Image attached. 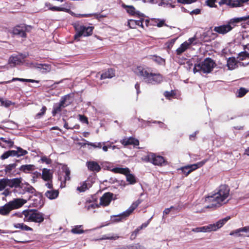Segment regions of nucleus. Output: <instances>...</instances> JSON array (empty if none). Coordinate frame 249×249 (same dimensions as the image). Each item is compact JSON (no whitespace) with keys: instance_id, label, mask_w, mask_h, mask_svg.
I'll list each match as a JSON object with an SVG mask.
<instances>
[{"instance_id":"nucleus-1","label":"nucleus","mask_w":249,"mask_h":249,"mask_svg":"<svg viewBox=\"0 0 249 249\" xmlns=\"http://www.w3.org/2000/svg\"><path fill=\"white\" fill-rule=\"evenodd\" d=\"M230 189L228 185L222 184L219 186L217 192L211 196L207 197L206 201L211 203L206 208H218L222 205L226 203L228 200H226L229 196Z\"/></svg>"},{"instance_id":"nucleus-2","label":"nucleus","mask_w":249,"mask_h":249,"mask_svg":"<svg viewBox=\"0 0 249 249\" xmlns=\"http://www.w3.org/2000/svg\"><path fill=\"white\" fill-rule=\"evenodd\" d=\"M151 68L139 66L134 70V72L138 76L142 77L147 84L156 85L160 83L163 80V76L159 73H153Z\"/></svg>"},{"instance_id":"nucleus-3","label":"nucleus","mask_w":249,"mask_h":249,"mask_svg":"<svg viewBox=\"0 0 249 249\" xmlns=\"http://www.w3.org/2000/svg\"><path fill=\"white\" fill-rule=\"evenodd\" d=\"M26 202L27 200L23 198H14L4 205L0 206V215L7 216L12 211L20 208Z\"/></svg>"},{"instance_id":"nucleus-4","label":"nucleus","mask_w":249,"mask_h":249,"mask_svg":"<svg viewBox=\"0 0 249 249\" xmlns=\"http://www.w3.org/2000/svg\"><path fill=\"white\" fill-rule=\"evenodd\" d=\"M25 222H34L41 223L44 220V214L36 209H27L23 211Z\"/></svg>"},{"instance_id":"nucleus-5","label":"nucleus","mask_w":249,"mask_h":249,"mask_svg":"<svg viewBox=\"0 0 249 249\" xmlns=\"http://www.w3.org/2000/svg\"><path fill=\"white\" fill-rule=\"evenodd\" d=\"M231 219L230 216L219 220L215 224H210L207 226L197 227L192 230V231L195 232H207L214 231L222 227L229 220Z\"/></svg>"},{"instance_id":"nucleus-6","label":"nucleus","mask_w":249,"mask_h":249,"mask_svg":"<svg viewBox=\"0 0 249 249\" xmlns=\"http://www.w3.org/2000/svg\"><path fill=\"white\" fill-rule=\"evenodd\" d=\"M143 201V200L139 198L136 201L134 202L131 206L125 212L118 215H113L111 216V220L113 222H118L123 219H125L129 216L131 213L138 207V206Z\"/></svg>"},{"instance_id":"nucleus-7","label":"nucleus","mask_w":249,"mask_h":249,"mask_svg":"<svg viewBox=\"0 0 249 249\" xmlns=\"http://www.w3.org/2000/svg\"><path fill=\"white\" fill-rule=\"evenodd\" d=\"M73 27L76 31V34L74 36V39L76 40H79V38L82 36H89L93 33L94 27L86 26L79 23L73 24Z\"/></svg>"},{"instance_id":"nucleus-8","label":"nucleus","mask_w":249,"mask_h":249,"mask_svg":"<svg viewBox=\"0 0 249 249\" xmlns=\"http://www.w3.org/2000/svg\"><path fill=\"white\" fill-rule=\"evenodd\" d=\"M142 160L145 162H149L155 165L162 166L167 164V161L164 157L157 155L156 154L150 153L142 158Z\"/></svg>"},{"instance_id":"nucleus-9","label":"nucleus","mask_w":249,"mask_h":249,"mask_svg":"<svg viewBox=\"0 0 249 249\" xmlns=\"http://www.w3.org/2000/svg\"><path fill=\"white\" fill-rule=\"evenodd\" d=\"M215 65V63L213 60L208 57L205 59L201 64L195 65L194 71H201L203 73H209L213 70Z\"/></svg>"},{"instance_id":"nucleus-10","label":"nucleus","mask_w":249,"mask_h":249,"mask_svg":"<svg viewBox=\"0 0 249 249\" xmlns=\"http://www.w3.org/2000/svg\"><path fill=\"white\" fill-rule=\"evenodd\" d=\"M208 159H205L195 164H189L182 166L180 168L179 170H181L182 173L185 175V176L187 177L193 171L202 167L208 161Z\"/></svg>"},{"instance_id":"nucleus-11","label":"nucleus","mask_w":249,"mask_h":249,"mask_svg":"<svg viewBox=\"0 0 249 249\" xmlns=\"http://www.w3.org/2000/svg\"><path fill=\"white\" fill-rule=\"evenodd\" d=\"M70 96L68 94L67 95L63 97L60 101V102L58 104H55L53 107L52 111V114L53 116H55L57 113L60 112L62 110V107H65L69 105L68 104H66L67 101L70 100Z\"/></svg>"},{"instance_id":"nucleus-12","label":"nucleus","mask_w":249,"mask_h":249,"mask_svg":"<svg viewBox=\"0 0 249 249\" xmlns=\"http://www.w3.org/2000/svg\"><path fill=\"white\" fill-rule=\"evenodd\" d=\"M113 194L110 192L105 193L100 198L99 205L104 207L107 206L113 198Z\"/></svg>"},{"instance_id":"nucleus-13","label":"nucleus","mask_w":249,"mask_h":249,"mask_svg":"<svg viewBox=\"0 0 249 249\" xmlns=\"http://www.w3.org/2000/svg\"><path fill=\"white\" fill-rule=\"evenodd\" d=\"M26 31L27 27L25 26L18 25L13 28L12 33L20 37L26 38L27 37Z\"/></svg>"},{"instance_id":"nucleus-14","label":"nucleus","mask_w":249,"mask_h":249,"mask_svg":"<svg viewBox=\"0 0 249 249\" xmlns=\"http://www.w3.org/2000/svg\"><path fill=\"white\" fill-rule=\"evenodd\" d=\"M122 6L131 16H136L138 18L144 17L143 14L140 13L139 11H136L135 7L132 5H127L123 3Z\"/></svg>"},{"instance_id":"nucleus-15","label":"nucleus","mask_w":249,"mask_h":249,"mask_svg":"<svg viewBox=\"0 0 249 249\" xmlns=\"http://www.w3.org/2000/svg\"><path fill=\"white\" fill-rule=\"evenodd\" d=\"M233 28V27H232L229 23L226 25L215 27L213 29V31L219 34L224 35L231 31Z\"/></svg>"},{"instance_id":"nucleus-16","label":"nucleus","mask_w":249,"mask_h":249,"mask_svg":"<svg viewBox=\"0 0 249 249\" xmlns=\"http://www.w3.org/2000/svg\"><path fill=\"white\" fill-rule=\"evenodd\" d=\"M17 166V164L16 163L3 165V166L4 168L3 170H0V176H2L3 174L5 175L11 174L12 171L16 169Z\"/></svg>"},{"instance_id":"nucleus-17","label":"nucleus","mask_w":249,"mask_h":249,"mask_svg":"<svg viewBox=\"0 0 249 249\" xmlns=\"http://www.w3.org/2000/svg\"><path fill=\"white\" fill-rule=\"evenodd\" d=\"M86 166L89 171L98 173L101 170L100 165L95 161H88L86 162Z\"/></svg>"},{"instance_id":"nucleus-18","label":"nucleus","mask_w":249,"mask_h":249,"mask_svg":"<svg viewBox=\"0 0 249 249\" xmlns=\"http://www.w3.org/2000/svg\"><path fill=\"white\" fill-rule=\"evenodd\" d=\"M120 142L122 144L125 146L129 145H133L134 147H135L139 145V140L132 137L125 138L121 140Z\"/></svg>"},{"instance_id":"nucleus-19","label":"nucleus","mask_w":249,"mask_h":249,"mask_svg":"<svg viewBox=\"0 0 249 249\" xmlns=\"http://www.w3.org/2000/svg\"><path fill=\"white\" fill-rule=\"evenodd\" d=\"M22 178H14L12 179H9L7 178V185L10 188H18L19 187L22 188L21 186Z\"/></svg>"},{"instance_id":"nucleus-20","label":"nucleus","mask_w":249,"mask_h":249,"mask_svg":"<svg viewBox=\"0 0 249 249\" xmlns=\"http://www.w3.org/2000/svg\"><path fill=\"white\" fill-rule=\"evenodd\" d=\"M21 63V58L18 56H11L8 60V64L11 67H14Z\"/></svg>"},{"instance_id":"nucleus-21","label":"nucleus","mask_w":249,"mask_h":249,"mask_svg":"<svg viewBox=\"0 0 249 249\" xmlns=\"http://www.w3.org/2000/svg\"><path fill=\"white\" fill-rule=\"evenodd\" d=\"M53 178V174L50 169L43 168L42 170V178L46 181L51 180Z\"/></svg>"},{"instance_id":"nucleus-22","label":"nucleus","mask_w":249,"mask_h":249,"mask_svg":"<svg viewBox=\"0 0 249 249\" xmlns=\"http://www.w3.org/2000/svg\"><path fill=\"white\" fill-rule=\"evenodd\" d=\"M115 71L113 69H109L107 71L103 72L100 77V79H105L107 78H111L115 76Z\"/></svg>"},{"instance_id":"nucleus-23","label":"nucleus","mask_w":249,"mask_h":249,"mask_svg":"<svg viewBox=\"0 0 249 249\" xmlns=\"http://www.w3.org/2000/svg\"><path fill=\"white\" fill-rule=\"evenodd\" d=\"M249 1V0H229L228 4L232 7L242 6L244 3Z\"/></svg>"},{"instance_id":"nucleus-24","label":"nucleus","mask_w":249,"mask_h":249,"mask_svg":"<svg viewBox=\"0 0 249 249\" xmlns=\"http://www.w3.org/2000/svg\"><path fill=\"white\" fill-rule=\"evenodd\" d=\"M59 191L56 190H48L45 193V196L50 199H54L58 197Z\"/></svg>"},{"instance_id":"nucleus-25","label":"nucleus","mask_w":249,"mask_h":249,"mask_svg":"<svg viewBox=\"0 0 249 249\" xmlns=\"http://www.w3.org/2000/svg\"><path fill=\"white\" fill-rule=\"evenodd\" d=\"M35 169V166L33 164H25L21 165L19 170L25 173H29Z\"/></svg>"},{"instance_id":"nucleus-26","label":"nucleus","mask_w":249,"mask_h":249,"mask_svg":"<svg viewBox=\"0 0 249 249\" xmlns=\"http://www.w3.org/2000/svg\"><path fill=\"white\" fill-rule=\"evenodd\" d=\"M249 19V16H244L240 18H236L231 19L229 22V24L232 26V27H234L235 25V23H239L242 21H245Z\"/></svg>"},{"instance_id":"nucleus-27","label":"nucleus","mask_w":249,"mask_h":249,"mask_svg":"<svg viewBox=\"0 0 249 249\" xmlns=\"http://www.w3.org/2000/svg\"><path fill=\"white\" fill-rule=\"evenodd\" d=\"M46 6H49V10L52 11H63L69 13L71 10L69 8L65 7H61L55 6H52L50 3L46 4Z\"/></svg>"},{"instance_id":"nucleus-28","label":"nucleus","mask_w":249,"mask_h":249,"mask_svg":"<svg viewBox=\"0 0 249 249\" xmlns=\"http://www.w3.org/2000/svg\"><path fill=\"white\" fill-rule=\"evenodd\" d=\"M189 48V44H187V41H185L182 43L180 47L178 48L176 52V54L178 55H180L183 53H184L186 50Z\"/></svg>"},{"instance_id":"nucleus-29","label":"nucleus","mask_w":249,"mask_h":249,"mask_svg":"<svg viewBox=\"0 0 249 249\" xmlns=\"http://www.w3.org/2000/svg\"><path fill=\"white\" fill-rule=\"evenodd\" d=\"M240 232H244L246 233V236L249 237V226H246L236 230L235 231H232L230 232V235H233L237 234Z\"/></svg>"},{"instance_id":"nucleus-30","label":"nucleus","mask_w":249,"mask_h":249,"mask_svg":"<svg viewBox=\"0 0 249 249\" xmlns=\"http://www.w3.org/2000/svg\"><path fill=\"white\" fill-rule=\"evenodd\" d=\"M227 66L230 70H234L237 67V62L234 57H230L227 60Z\"/></svg>"},{"instance_id":"nucleus-31","label":"nucleus","mask_w":249,"mask_h":249,"mask_svg":"<svg viewBox=\"0 0 249 249\" xmlns=\"http://www.w3.org/2000/svg\"><path fill=\"white\" fill-rule=\"evenodd\" d=\"M112 171L114 173H119L124 175L130 172V171L128 168H122V167H115L112 169Z\"/></svg>"},{"instance_id":"nucleus-32","label":"nucleus","mask_w":249,"mask_h":249,"mask_svg":"<svg viewBox=\"0 0 249 249\" xmlns=\"http://www.w3.org/2000/svg\"><path fill=\"white\" fill-rule=\"evenodd\" d=\"M51 68L52 67L51 65L47 64H42L38 70L41 73H46L50 72L51 70Z\"/></svg>"},{"instance_id":"nucleus-33","label":"nucleus","mask_w":249,"mask_h":249,"mask_svg":"<svg viewBox=\"0 0 249 249\" xmlns=\"http://www.w3.org/2000/svg\"><path fill=\"white\" fill-rule=\"evenodd\" d=\"M126 178V180L130 184H134L136 183V179L134 175L130 174V172L125 175Z\"/></svg>"},{"instance_id":"nucleus-34","label":"nucleus","mask_w":249,"mask_h":249,"mask_svg":"<svg viewBox=\"0 0 249 249\" xmlns=\"http://www.w3.org/2000/svg\"><path fill=\"white\" fill-rule=\"evenodd\" d=\"M18 81L20 82H30V83H38L39 81L36 80L34 79H24V78H13L11 81ZM11 82V81H9L7 83Z\"/></svg>"},{"instance_id":"nucleus-35","label":"nucleus","mask_w":249,"mask_h":249,"mask_svg":"<svg viewBox=\"0 0 249 249\" xmlns=\"http://www.w3.org/2000/svg\"><path fill=\"white\" fill-rule=\"evenodd\" d=\"M82 228V225L75 226L71 230V232L74 234L83 233H84V231Z\"/></svg>"},{"instance_id":"nucleus-36","label":"nucleus","mask_w":249,"mask_h":249,"mask_svg":"<svg viewBox=\"0 0 249 249\" xmlns=\"http://www.w3.org/2000/svg\"><path fill=\"white\" fill-rule=\"evenodd\" d=\"M248 92V90L244 88H240L237 90L236 95L237 97H242L244 96Z\"/></svg>"},{"instance_id":"nucleus-37","label":"nucleus","mask_w":249,"mask_h":249,"mask_svg":"<svg viewBox=\"0 0 249 249\" xmlns=\"http://www.w3.org/2000/svg\"><path fill=\"white\" fill-rule=\"evenodd\" d=\"M151 218H150L147 221H146V222L142 224V225L139 227H138L137 229H136L134 231H133V232L135 233H136V235H138V234L139 233V231L142 230V229H143V228H146L149 224L150 223V221L151 220Z\"/></svg>"},{"instance_id":"nucleus-38","label":"nucleus","mask_w":249,"mask_h":249,"mask_svg":"<svg viewBox=\"0 0 249 249\" xmlns=\"http://www.w3.org/2000/svg\"><path fill=\"white\" fill-rule=\"evenodd\" d=\"M237 58L239 60H244L247 58H249V53L246 51L242 52L238 54Z\"/></svg>"},{"instance_id":"nucleus-39","label":"nucleus","mask_w":249,"mask_h":249,"mask_svg":"<svg viewBox=\"0 0 249 249\" xmlns=\"http://www.w3.org/2000/svg\"><path fill=\"white\" fill-rule=\"evenodd\" d=\"M16 152L17 153V157H19L20 156H24L28 153L27 151L23 149L20 147H17Z\"/></svg>"},{"instance_id":"nucleus-40","label":"nucleus","mask_w":249,"mask_h":249,"mask_svg":"<svg viewBox=\"0 0 249 249\" xmlns=\"http://www.w3.org/2000/svg\"><path fill=\"white\" fill-rule=\"evenodd\" d=\"M64 172L65 173L64 178V183H65L67 180H70L71 179V171L69 168L66 167L64 169Z\"/></svg>"},{"instance_id":"nucleus-41","label":"nucleus","mask_w":249,"mask_h":249,"mask_svg":"<svg viewBox=\"0 0 249 249\" xmlns=\"http://www.w3.org/2000/svg\"><path fill=\"white\" fill-rule=\"evenodd\" d=\"M47 110V108L45 106H43L42 108L40 110V112L37 113L35 118L36 119H38L41 118L46 113V111Z\"/></svg>"},{"instance_id":"nucleus-42","label":"nucleus","mask_w":249,"mask_h":249,"mask_svg":"<svg viewBox=\"0 0 249 249\" xmlns=\"http://www.w3.org/2000/svg\"><path fill=\"white\" fill-rule=\"evenodd\" d=\"M8 186L7 178H4L0 179V191H2L5 188Z\"/></svg>"},{"instance_id":"nucleus-43","label":"nucleus","mask_w":249,"mask_h":249,"mask_svg":"<svg viewBox=\"0 0 249 249\" xmlns=\"http://www.w3.org/2000/svg\"><path fill=\"white\" fill-rule=\"evenodd\" d=\"M163 94L167 99H170L171 98L175 96L176 93L175 90H172L170 91H165Z\"/></svg>"},{"instance_id":"nucleus-44","label":"nucleus","mask_w":249,"mask_h":249,"mask_svg":"<svg viewBox=\"0 0 249 249\" xmlns=\"http://www.w3.org/2000/svg\"><path fill=\"white\" fill-rule=\"evenodd\" d=\"M0 140L4 142H5L7 144L9 148L13 147L14 146V142L11 139L6 140V138L0 137Z\"/></svg>"},{"instance_id":"nucleus-45","label":"nucleus","mask_w":249,"mask_h":249,"mask_svg":"<svg viewBox=\"0 0 249 249\" xmlns=\"http://www.w3.org/2000/svg\"><path fill=\"white\" fill-rule=\"evenodd\" d=\"M24 190L31 194H35L36 192V189L29 184L24 187Z\"/></svg>"},{"instance_id":"nucleus-46","label":"nucleus","mask_w":249,"mask_h":249,"mask_svg":"<svg viewBox=\"0 0 249 249\" xmlns=\"http://www.w3.org/2000/svg\"><path fill=\"white\" fill-rule=\"evenodd\" d=\"M150 59H152L153 61L157 62L159 64H162L163 63V58L160 56L157 55H150Z\"/></svg>"},{"instance_id":"nucleus-47","label":"nucleus","mask_w":249,"mask_h":249,"mask_svg":"<svg viewBox=\"0 0 249 249\" xmlns=\"http://www.w3.org/2000/svg\"><path fill=\"white\" fill-rule=\"evenodd\" d=\"M89 187H88L87 183L86 182H84L82 185L80 186L77 187V190H78L80 192H84L86 190L88 189Z\"/></svg>"},{"instance_id":"nucleus-48","label":"nucleus","mask_w":249,"mask_h":249,"mask_svg":"<svg viewBox=\"0 0 249 249\" xmlns=\"http://www.w3.org/2000/svg\"><path fill=\"white\" fill-rule=\"evenodd\" d=\"M177 39V38H173L171 40H168L166 42V45L168 49H171V48L173 47V45L175 44Z\"/></svg>"},{"instance_id":"nucleus-49","label":"nucleus","mask_w":249,"mask_h":249,"mask_svg":"<svg viewBox=\"0 0 249 249\" xmlns=\"http://www.w3.org/2000/svg\"><path fill=\"white\" fill-rule=\"evenodd\" d=\"M136 23L137 22L135 21V20L129 19L128 20L127 25L129 26L130 28L135 29L136 28Z\"/></svg>"},{"instance_id":"nucleus-50","label":"nucleus","mask_w":249,"mask_h":249,"mask_svg":"<svg viewBox=\"0 0 249 249\" xmlns=\"http://www.w3.org/2000/svg\"><path fill=\"white\" fill-rule=\"evenodd\" d=\"M78 117L80 121L82 123H85L86 124H89L88 119L86 116L84 115L79 114Z\"/></svg>"},{"instance_id":"nucleus-51","label":"nucleus","mask_w":249,"mask_h":249,"mask_svg":"<svg viewBox=\"0 0 249 249\" xmlns=\"http://www.w3.org/2000/svg\"><path fill=\"white\" fill-rule=\"evenodd\" d=\"M197 0H177L178 2L183 4H189L196 2Z\"/></svg>"},{"instance_id":"nucleus-52","label":"nucleus","mask_w":249,"mask_h":249,"mask_svg":"<svg viewBox=\"0 0 249 249\" xmlns=\"http://www.w3.org/2000/svg\"><path fill=\"white\" fill-rule=\"evenodd\" d=\"M216 0H206V5L210 7H216V5L215 4Z\"/></svg>"},{"instance_id":"nucleus-53","label":"nucleus","mask_w":249,"mask_h":249,"mask_svg":"<svg viewBox=\"0 0 249 249\" xmlns=\"http://www.w3.org/2000/svg\"><path fill=\"white\" fill-rule=\"evenodd\" d=\"M144 17H141L140 20H135V21L137 22L136 23V26H139L141 27L142 28L144 29V25H143V21H144Z\"/></svg>"},{"instance_id":"nucleus-54","label":"nucleus","mask_w":249,"mask_h":249,"mask_svg":"<svg viewBox=\"0 0 249 249\" xmlns=\"http://www.w3.org/2000/svg\"><path fill=\"white\" fill-rule=\"evenodd\" d=\"M0 101L1 102L2 105H3L6 107H9L12 104V102L9 100L4 101L2 99H0Z\"/></svg>"},{"instance_id":"nucleus-55","label":"nucleus","mask_w":249,"mask_h":249,"mask_svg":"<svg viewBox=\"0 0 249 249\" xmlns=\"http://www.w3.org/2000/svg\"><path fill=\"white\" fill-rule=\"evenodd\" d=\"M21 230H23V231H33V229L28 226L27 225L24 224V223H21Z\"/></svg>"},{"instance_id":"nucleus-56","label":"nucleus","mask_w":249,"mask_h":249,"mask_svg":"<svg viewBox=\"0 0 249 249\" xmlns=\"http://www.w3.org/2000/svg\"><path fill=\"white\" fill-rule=\"evenodd\" d=\"M63 121L64 122V127L67 129H73L74 128H78V127H76V125L69 127L68 125V123L67 122L66 120L65 119H63Z\"/></svg>"},{"instance_id":"nucleus-57","label":"nucleus","mask_w":249,"mask_h":249,"mask_svg":"<svg viewBox=\"0 0 249 249\" xmlns=\"http://www.w3.org/2000/svg\"><path fill=\"white\" fill-rule=\"evenodd\" d=\"M9 157H10V156L9 151H7L5 152L3 154H2L0 156V158L2 160H4L8 158Z\"/></svg>"},{"instance_id":"nucleus-58","label":"nucleus","mask_w":249,"mask_h":249,"mask_svg":"<svg viewBox=\"0 0 249 249\" xmlns=\"http://www.w3.org/2000/svg\"><path fill=\"white\" fill-rule=\"evenodd\" d=\"M41 160L42 162H46L47 164H50L51 163V160L48 158L46 156L41 157Z\"/></svg>"},{"instance_id":"nucleus-59","label":"nucleus","mask_w":249,"mask_h":249,"mask_svg":"<svg viewBox=\"0 0 249 249\" xmlns=\"http://www.w3.org/2000/svg\"><path fill=\"white\" fill-rule=\"evenodd\" d=\"M91 146L94 148H101L102 146V143L101 142H98V143H91L90 144Z\"/></svg>"},{"instance_id":"nucleus-60","label":"nucleus","mask_w":249,"mask_h":249,"mask_svg":"<svg viewBox=\"0 0 249 249\" xmlns=\"http://www.w3.org/2000/svg\"><path fill=\"white\" fill-rule=\"evenodd\" d=\"M146 2H149L152 4H157L158 3L159 5H160L161 3L160 0H145Z\"/></svg>"},{"instance_id":"nucleus-61","label":"nucleus","mask_w":249,"mask_h":249,"mask_svg":"<svg viewBox=\"0 0 249 249\" xmlns=\"http://www.w3.org/2000/svg\"><path fill=\"white\" fill-rule=\"evenodd\" d=\"M99 207V205L97 204H90L89 205H87L86 207L88 210H90V209H95Z\"/></svg>"},{"instance_id":"nucleus-62","label":"nucleus","mask_w":249,"mask_h":249,"mask_svg":"<svg viewBox=\"0 0 249 249\" xmlns=\"http://www.w3.org/2000/svg\"><path fill=\"white\" fill-rule=\"evenodd\" d=\"M198 133V131H196L194 133H193V134H191L189 136L190 140L193 141H195L196 138V135Z\"/></svg>"},{"instance_id":"nucleus-63","label":"nucleus","mask_w":249,"mask_h":249,"mask_svg":"<svg viewBox=\"0 0 249 249\" xmlns=\"http://www.w3.org/2000/svg\"><path fill=\"white\" fill-rule=\"evenodd\" d=\"M200 12H201L200 9H198V8H196L195 10H193L191 12H190V14L191 15H193L194 14L198 15V14H200Z\"/></svg>"},{"instance_id":"nucleus-64","label":"nucleus","mask_w":249,"mask_h":249,"mask_svg":"<svg viewBox=\"0 0 249 249\" xmlns=\"http://www.w3.org/2000/svg\"><path fill=\"white\" fill-rule=\"evenodd\" d=\"M173 208H174V206H171L169 208H166L163 211V213L165 214H169L170 212L172 210Z\"/></svg>"}]
</instances>
